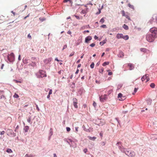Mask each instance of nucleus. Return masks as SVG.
Returning a JSON list of instances; mask_svg holds the SVG:
<instances>
[{"label": "nucleus", "mask_w": 157, "mask_h": 157, "mask_svg": "<svg viewBox=\"0 0 157 157\" xmlns=\"http://www.w3.org/2000/svg\"><path fill=\"white\" fill-rule=\"evenodd\" d=\"M37 77L39 78L46 77L47 75L45 71L43 70H40L37 73Z\"/></svg>", "instance_id": "obj_1"}, {"label": "nucleus", "mask_w": 157, "mask_h": 157, "mask_svg": "<svg viewBox=\"0 0 157 157\" xmlns=\"http://www.w3.org/2000/svg\"><path fill=\"white\" fill-rule=\"evenodd\" d=\"M151 35L155 37H157V28L153 27L151 28L150 30Z\"/></svg>", "instance_id": "obj_2"}, {"label": "nucleus", "mask_w": 157, "mask_h": 157, "mask_svg": "<svg viewBox=\"0 0 157 157\" xmlns=\"http://www.w3.org/2000/svg\"><path fill=\"white\" fill-rule=\"evenodd\" d=\"M146 40L149 42H152L155 39V37L151 35V34H147L146 36Z\"/></svg>", "instance_id": "obj_3"}, {"label": "nucleus", "mask_w": 157, "mask_h": 157, "mask_svg": "<svg viewBox=\"0 0 157 157\" xmlns=\"http://www.w3.org/2000/svg\"><path fill=\"white\" fill-rule=\"evenodd\" d=\"M107 96L106 94L102 95L99 97L100 100L101 102H104L107 99Z\"/></svg>", "instance_id": "obj_4"}, {"label": "nucleus", "mask_w": 157, "mask_h": 157, "mask_svg": "<svg viewBox=\"0 0 157 157\" xmlns=\"http://www.w3.org/2000/svg\"><path fill=\"white\" fill-rule=\"evenodd\" d=\"M149 75L146 74L143 76L141 78L142 81L143 82L146 80V82H147L149 81L150 78L148 77Z\"/></svg>", "instance_id": "obj_5"}, {"label": "nucleus", "mask_w": 157, "mask_h": 157, "mask_svg": "<svg viewBox=\"0 0 157 157\" xmlns=\"http://www.w3.org/2000/svg\"><path fill=\"white\" fill-rule=\"evenodd\" d=\"M73 105L75 108L77 109L78 108V106L77 105L78 100L77 99L74 98L73 99Z\"/></svg>", "instance_id": "obj_6"}, {"label": "nucleus", "mask_w": 157, "mask_h": 157, "mask_svg": "<svg viewBox=\"0 0 157 157\" xmlns=\"http://www.w3.org/2000/svg\"><path fill=\"white\" fill-rule=\"evenodd\" d=\"M118 98H119V100H120L123 101L126 98V97L125 96H123L121 93H120L118 94Z\"/></svg>", "instance_id": "obj_7"}, {"label": "nucleus", "mask_w": 157, "mask_h": 157, "mask_svg": "<svg viewBox=\"0 0 157 157\" xmlns=\"http://www.w3.org/2000/svg\"><path fill=\"white\" fill-rule=\"evenodd\" d=\"M15 56L13 53H11L10 55L8 56V58L9 60H12L14 59Z\"/></svg>", "instance_id": "obj_8"}, {"label": "nucleus", "mask_w": 157, "mask_h": 157, "mask_svg": "<svg viewBox=\"0 0 157 157\" xmlns=\"http://www.w3.org/2000/svg\"><path fill=\"white\" fill-rule=\"evenodd\" d=\"M52 60V58H49L45 59L44 61V63L46 64H48Z\"/></svg>", "instance_id": "obj_9"}, {"label": "nucleus", "mask_w": 157, "mask_h": 157, "mask_svg": "<svg viewBox=\"0 0 157 157\" xmlns=\"http://www.w3.org/2000/svg\"><path fill=\"white\" fill-rule=\"evenodd\" d=\"M128 66L129 67V69L131 70L133 69L134 67L133 64L131 63H128Z\"/></svg>", "instance_id": "obj_10"}, {"label": "nucleus", "mask_w": 157, "mask_h": 157, "mask_svg": "<svg viewBox=\"0 0 157 157\" xmlns=\"http://www.w3.org/2000/svg\"><path fill=\"white\" fill-rule=\"evenodd\" d=\"M135 155V153L133 151H130V154L128 155V156H131V157H134Z\"/></svg>", "instance_id": "obj_11"}, {"label": "nucleus", "mask_w": 157, "mask_h": 157, "mask_svg": "<svg viewBox=\"0 0 157 157\" xmlns=\"http://www.w3.org/2000/svg\"><path fill=\"white\" fill-rule=\"evenodd\" d=\"M92 39V37L90 36H89L85 38V42L87 43L89 41Z\"/></svg>", "instance_id": "obj_12"}, {"label": "nucleus", "mask_w": 157, "mask_h": 157, "mask_svg": "<svg viewBox=\"0 0 157 157\" xmlns=\"http://www.w3.org/2000/svg\"><path fill=\"white\" fill-rule=\"evenodd\" d=\"M35 1H36V0H31L30 1V3L33 4V6H37L39 4V3L37 4L35 3Z\"/></svg>", "instance_id": "obj_13"}, {"label": "nucleus", "mask_w": 157, "mask_h": 157, "mask_svg": "<svg viewBox=\"0 0 157 157\" xmlns=\"http://www.w3.org/2000/svg\"><path fill=\"white\" fill-rule=\"evenodd\" d=\"M123 35L122 34H118L116 36L117 39L122 38Z\"/></svg>", "instance_id": "obj_14"}, {"label": "nucleus", "mask_w": 157, "mask_h": 157, "mask_svg": "<svg viewBox=\"0 0 157 157\" xmlns=\"http://www.w3.org/2000/svg\"><path fill=\"white\" fill-rule=\"evenodd\" d=\"M122 38L125 40H128L129 38V37L128 35L123 36Z\"/></svg>", "instance_id": "obj_15"}, {"label": "nucleus", "mask_w": 157, "mask_h": 157, "mask_svg": "<svg viewBox=\"0 0 157 157\" xmlns=\"http://www.w3.org/2000/svg\"><path fill=\"white\" fill-rule=\"evenodd\" d=\"M140 50L141 51L144 52H146L147 51V50L145 48H141L140 49Z\"/></svg>", "instance_id": "obj_16"}, {"label": "nucleus", "mask_w": 157, "mask_h": 157, "mask_svg": "<svg viewBox=\"0 0 157 157\" xmlns=\"http://www.w3.org/2000/svg\"><path fill=\"white\" fill-rule=\"evenodd\" d=\"M29 127L28 126H25L24 128V130L25 132H27L28 131L29 129Z\"/></svg>", "instance_id": "obj_17"}, {"label": "nucleus", "mask_w": 157, "mask_h": 157, "mask_svg": "<svg viewBox=\"0 0 157 157\" xmlns=\"http://www.w3.org/2000/svg\"><path fill=\"white\" fill-rule=\"evenodd\" d=\"M123 27L125 30H128V26L125 24H124L123 25Z\"/></svg>", "instance_id": "obj_18"}, {"label": "nucleus", "mask_w": 157, "mask_h": 157, "mask_svg": "<svg viewBox=\"0 0 157 157\" xmlns=\"http://www.w3.org/2000/svg\"><path fill=\"white\" fill-rule=\"evenodd\" d=\"M128 6L134 10V7L133 5H131L130 3H129L128 5Z\"/></svg>", "instance_id": "obj_19"}, {"label": "nucleus", "mask_w": 157, "mask_h": 157, "mask_svg": "<svg viewBox=\"0 0 157 157\" xmlns=\"http://www.w3.org/2000/svg\"><path fill=\"white\" fill-rule=\"evenodd\" d=\"M150 86L151 88H153L155 87V85L154 83H152L150 84Z\"/></svg>", "instance_id": "obj_20"}, {"label": "nucleus", "mask_w": 157, "mask_h": 157, "mask_svg": "<svg viewBox=\"0 0 157 157\" xmlns=\"http://www.w3.org/2000/svg\"><path fill=\"white\" fill-rule=\"evenodd\" d=\"M130 151H130L129 150H127L125 151V153L126 155L128 156L129 154H130Z\"/></svg>", "instance_id": "obj_21"}, {"label": "nucleus", "mask_w": 157, "mask_h": 157, "mask_svg": "<svg viewBox=\"0 0 157 157\" xmlns=\"http://www.w3.org/2000/svg\"><path fill=\"white\" fill-rule=\"evenodd\" d=\"M109 64V62H105L102 64V66H105L106 65H108Z\"/></svg>", "instance_id": "obj_22"}, {"label": "nucleus", "mask_w": 157, "mask_h": 157, "mask_svg": "<svg viewBox=\"0 0 157 157\" xmlns=\"http://www.w3.org/2000/svg\"><path fill=\"white\" fill-rule=\"evenodd\" d=\"M6 151L8 153H11L12 152V150L10 149L9 148L7 149Z\"/></svg>", "instance_id": "obj_23"}, {"label": "nucleus", "mask_w": 157, "mask_h": 157, "mask_svg": "<svg viewBox=\"0 0 157 157\" xmlns=\"http://www.w3.org/2000/svg\"><path fill=\"white\" fill-rule=\"evenodd\" d=\"M103 71L104 68L103 67H102L99 70V71L100 73H103Z\"/></svg>", "instance_id": "obj_24"}, {"label": "nucleus", "mask_w": 157, "mask_h": 157, "mask_svg": "<svg viewBox=\"0 0 157 157\" xmlns=\"http://www.w3.org/2000/svg\"><path fill=\"white\" fill-rule=\"evenodd\" d=\"M105 21V20L104 18H102L100 21V22L101 24H103Z\"/></svg>", "instance_id": "obj_25"}, {"label": "nucleus", "mask_w": 157, "mask_h": 157, "mask_svg": "<svg viewBox=\"0 0 157 157\" xmlns=\"http://www.w3.org/2000/svg\"><path fill=\"white\" fill-rule=\"evenodd\" d=\"M13 97L14 98H19V95L17 94L16 93H15V94H14V95H13Z\"/></svg>", "instance_id": "obj_26"}, {"label": "nucleus", "mask_w": 157, "mask_h": 157, "mask_svg": "<svg viewBox=\"0 0 157 157\" xmlns=\"http://www.w3.org/2000/svg\"><path fill=\"white\" fill-rule=\"evenodd\" d=\"M121 13L122 14V16H125L126 14H125V12L124 10L121 11Z\"/></svg>", "instance_id": "obj_27"}, {"label": "nucleus", "mask_w": 157, "mask_h": 157, "mask_svg": "<svg viewBox=\"0 0 157 157\" xmlns=\"http://www.w3.org/2000/svg\"><path fill=\"white\" fill-rule=\"evenodd\" d=\"M138 89V88H134V92L132 93V94L134 95L135 94V93L137 91Z\"/></svg>", "instance_id": "obj_28"}, {"label": "nucleus", "mask_w": 157, "mask_h": 157, "mask_svg": "<svg viewBox=\"0 0 157 157\" xmlns=\"http://www.w3.org/2000/svg\"><path fill=\"white\" fill-rule=\"evenodd\" d=\"M94 63H92L90 65V67L91 68H93L94 67Z\"/></svg>", "instance_id": "obj_29"}, {"label": "nucleus", "mask_w": 157, "mask_h": 157, "mask_svg": "<svg viewBox=\"0 0 157 157\" xmlns=\"http://www.w3.org/2000/svg\"><path fill=\"white\" fill-rule=\"evenodd\" d=\"M100 144L101 146H104L105 144V142L103 141H102L101 142Z\"/></svg>", "instance_id": "obj_30"}, {"label": "nucleus", "mask_w": 157, "mask_h": 157, "mask_svg": "<svg viewBox=\"0 0 157 157\" xmlns=\"http://www.w3.org/2000/svg\"><path fill=\"white\" fill-rule=\"evenodd\" d=\"M68 1H69L70 3H72V2L71 0H63V2H67Z\"/></svg>", "instance_id": "obj_31"}, {"label": "nucleus", "mask_w": 157, "mask_h": 157, "mask_svg": "<svg viewBox=\"0 0 157 157\" xmlns=\"http://www.w3.org/2000/svg\"><path fill=\"white\" fill-rule=\"evenodd\" d=\"M127 19H128L129 20H130V17L128 15L126 14L125 16Z\"/></svg>", "instance_id": "obj_32"}, {"label": "nucleus", "mask_w": 157, "mask_h": 157, "mask_svg": "<svg viewBox=\"0 0 157 157\" xmlns=\"http://www.w3.org/2000/svg\"><path fill=\"white\" fill-rule=\"evenodd\" d=\"M66 130L67 132H69L71 130V128L69 127H67Z\"/></svg>", "instance_id": "obj_33"}, {"label": "nucleus", "mask_w": 157, "mask_h": 157, "mask_svg": "<svg viewBox=\"0 0 157 157\" xmlns=\"http://www.w3.org/2000/svg\"><path fill=\"white\" fill-rule=\"evenodd\" d=\"M101 27H102L103 28H106V26L105 25H103L101 26Z\"/></svg>", "instance_id": "obj_34"}, {"label": "nucleus", "mask_w": 157, "mask_h": 157, "mask_svg": "<svg viewBox=\"0 0 157 157\" xmlns=\"http://www.w3.org/2000/svg\"><path fill=\"white\" fill-rule=\"evenodd\" d=\"M74 54H75V52H71V54L69 55V56L70 57L72 56H73V55H74Z\"/></svg>", "instance_id": "obj_35"}, {"label": "nucleus", "mask_w": 157, "mask_h": 157, "mask_svg": "<svg viewBox=\"0 0 157 157\" xmlns=\"http://www.w3.org/2000/svg\"><path fill=\"white\" fill-rule=\"evenodd\" d=\"M81 13H82L85 14L86 13V12L85 10H82Z\"/></svg>", "instance_id": "obj_36"}, {"label": "nucleus", "mask_w": 157, "mask_h": 157, "mask_svg": "<svg viewBox=\"0 0 157 157\" xmlns=\"http://www.w3.org/2000/svg\"><path fill=\"white\" fill-rule=\"evenodd\" d=\"M105 43V42H100V44L101 45H103Z\"/></svg>", "instance_id": "obj_37"}, {"label": "nucleus", "mask_w": 157, "mask_h": 157, "mask_svg": "<svg viewBox=\"0 0 157 157\" xmlns=\"http://www.w3.org/2000/svg\"><path fill=\"white\" fill-rule=\"evenodd\" d=\"M31 121V118L30 117H29L28 119H27V121L29 122L30 123Z\"/></svg>", "instance_id": "obj_38"}, {"label": "nucleus", "mask_w": 157, "mask_h": 157, "mask_svg": "<svg viewBox=\"0 0 157 157\" xmlns=\"http://www.w3.org/2000/svg\"><path fill=\"white\" fill-rule=\"evenodd\" d=\"M52 93V89H51L49 90V92L48 93V94L49 95H51Z\"/></svg>", "instance_id": "obj_39"}, {"label": "nucleus", "mask_w": 157, "mask_h": 157, "mask_svg": "<svg viewBox=\"0 0 157 157\" xmlns=\"http://www.w3.org/2000/svg\"><path fill=\"white\" fill-rule=\"evenodd\" d=\"M5 133V132L4 131H2V132H0V134L1 135H3Z\"/></svg>", "instance_id": "obj_40"}, {"label": "nucleus", "mask_w": 157, "mask_h": 157, "mask_svg": "<svg viewBox=\"0 0 157 157\" xmlns=\"http://www.w3.org/2000/svg\"><path fill=\"white\" fill-rule=\"evenodd\" d=\"M75 17L78 19H80V18L79 16L75 15H74Z\"/></svg>", "instance_id": "obj_41"}, {"label": "nucleus", "mask_w": 157, "mask_h": 157, "mask_svg": "<svg viewBox=\"0 0 157 157\" xmlns=\"http://www.w3.org/2000/svg\"><path fill=\"white\" fill-rule=\"evenodd\" d=\"M90 46L91 47H94L95 46V44L94 43H92Z\"/></svg>", "instance_id": "obj_42"}, {"label": "nucleus", "mask_w": 157, "mask_h": 157, "mask_svg": "<svg viewBox=\"0 0 157 157\" xmlns=\"http://www.w3.org/2000/svg\"><path fill=\"white\" fill-rule=\"evenodd\" d=\"M28 37L30 39H32V37H31V36L30 35V34H29L28 35Z\"/></svg>", "instance_id": "obj_43"}, {"label": "nucleus", "mask_w": 157, "mask_h": 157, "mask_svg": "<svg viewBox=\"0 0 157 157\" xmlns=\"http://www.w3.org/2000/svg\"><path fill=\"white\" fill-rule=\"evenodd\" d=\"M87 151V149L86 148H85L83 150V151L85 153H86V152Z\"/></svg>", "instance_id": "obj_44"}, {"label": "nucleus", "mask_w": 157, "mask_h": 157, "mask_svg": "<svg viewBox=\"0 0 157 157\" xmlns=\"http://www.w3.org/2000/svg\"><path fill=\"white\" fill-rule=\"evenodd\" d=\"M93 105L94 107H95V106H96V103H95V102L94 101L93 103Z\"/></svg>", "instance_id": "obj_45"}, {"label": "nucleus", "mask_w": 157, "mask_h": 157, "mask_svg": "<svg viewBox=\"0 0 157 157\" xmlns=\"http://www.w3.org/2000/svg\"><path fill=\"white\" fill-rule=\"evenodd\" d=\"M29 15L30 14L29 13L27 16L24 17V19H25L27 17H28L29 16Z\"/></svg>", "instance_id": "obj_46"}, {"label": "nucleus", "mask_w": 157, "mask_h": 157, "mask_svg": "<svg viewBox=\"0 0 157 157\" xmlns=\"http://www.w3.org/2000/svg\"><path fill=\"white\" fill-rule=\"evenodd\" d=\"M67 47V45H65L63 46V50H64V49L66 48Z\"/></svg>", "instance_id": "obj_47"}, {"label": "nucleus", "mask_w": 157, "mask_h": 157, "mask_svg": "<svg viewBox=\"0 0 157 157\" xmlns=\"http://www.w3.org/2000/svg\"><path fill=\"white\" fill-rule=\"evenodd\" d=\"M67 33L68 34H70V35L71 34V32L70 30H69L67 32Z\"/></svg>", "instance_id": "obj_48"}, {"label": "nucleus", "mask_w": 157, "mask_h": 157, "mask_svg": "<svg viewBox=\"0 0 157 157\" xmlns=\"http://www.w3.org/2000/svg\"><path fill=\"white\" fill-rule=\"evenodd\" d=\"M36 109L38 110V111H39L40 109L38 105H36Z\"/></svg>", "instance_id": "obj_49"}, {"label": "nucleus", "mask_w": 157, "mask_h": 157, "mask_svg": "<svg viewBox=\"0 0 157 157\" xmlns=\"http://www.w3.org/2000/svg\"><path fill=\"white\" fill-rule=\"evenodd\" d=\"M113 73L112 72H108V75H111Z\"/></svg>", "instance_id": "obj_50"}, {"label": "nucleus", "mask_w": 157, "mask_h": 157, "mask_svg": "<svg viewBox=\"0 0 157 157\" xmlns=\"http://www.w3.org/2000/svg\"><path fill=\"white\" fill-rule=\"evenodd\" d=\"M79 71V70L78 69H77V70H76V72H75V74H78V72Z\"/></svg>", "instance_id": "obj_51"}, {"label": "nucleus", "mask_w": 157, "mask_h": 157, "mask_svg": "<svg viewBox=\"0 0 157 157\" xmlns=\"http://www.w3.org/2000/svg\"><path fill=\"white\" fill-rule=\"evenodd\" d=\"M98 38V37L97 36H94V38L95 40L97 39Z\"/></svg>", "instance_id": "obj_52"}, {"label": "nucleus", "mask_w": 157, "mask_h": 157, "mask_svg": "<svg viewBox=\"0 0 157 157\" xmlns=\"http://www.w3.org/2000/svg\"><path fill=\"white\" fill-rule=\"evenodd\" d=\"M33 157V155L32 154L29 155V156H28V157Z\"/></svg>", "instance_id": "obj_53"}, {"label": "nucleus", "mask_w": 157, "mask_h": 157, "mask_svg": "<svg viewBox=\"0 0 157 157\" xmlns=\"http://www.w3.org/2000/svg\"><path fill=\"white\" fill-rule=\"evenodd\" d=\"M100 136L102 137L103 136V133H102L101 132L100 133Z\"/></svg>", "instance_id": "obj_54"}, {"label": "nucleus", "mask_w": 157, "mask_h": 157, "mask_svg": "<svg viewBox=\"0 0 157 157\" xmlns=\"http://www.w3.org/2000/svg\"><path fill=\"white\" fill-rule=\"evenodd\" d=\"M50 95H49V94L47 95V98L48 99H50Z\"/></svg>", "instance_id": "obj_55"}, {"label": "nucleus", "mask_w": 157, "mask_h": 157, "mask_svg": "<svg viewBox=\"0 0 157 157\" xmlns=\"http://www.w3.org/2000/svg\"><path fill=\"white\" fill-rule=\"evenodd\" d=\"M112 92V90H110L108 91V92L109 94H110V93H111Z\"/></svg>", "instance_id": "obj_56"}, {"label": "nucleus", "mask_w": 157, "mask_h": 157, "mask_svg": "<svg viewBox=\"0 0 157 157\" xmlns=\"http://www.w3.org/2000/svg\"><path fill=\"white\" fill-rule=\"evenodd\" d=\"M20 57H21V56L20 55H19V57H18V59L19 60H21Z\"/></svg>", "instance_id": "obj_57"}, {"label": "nucleus", "mask_w": 157, "mask_h": 157, "mask_svg": "<svg viewBox=\"0 0 157 157\" xmlns=\"http://www.w3.org/2000/svg\"><path fill=\"white\" fill-rule=\"evenodd\" d=\"M75 131L77 132L78 131V127H76L75 128Z\"/></svg>", "instance_id": "obj_58"}, {"label": "nucleus", "mask_w": 157, "mask_h": 157, "mask_svg": "<svg viewBox=\"0 0 157 157\" xmlns=\"http://www.w3.org/2000/svg\"><path fill=\"white\" fill-rule=\"evenodd\" d=\"M81 66V64H79L78 65V67H80Z\"/></svg>", "instance_id": "obj_59"}, {"label": "nucleus", "mask_w": 157, "mask_h": 157, "mask_svg": "<svg viewBox=\"0 0 157 157\" xmlns=\"http://www.w3.org/2000/svg\"><path fill=\"white\" fill-rule=\"evenodd\" d=\"M155 21L157 23V17H156L155 18Z\"/></svg>", "instance_id": "obj_60"}, {"label": "nucleus", "mask_w": 157, "mask_h": 157, "mask_svg": "<svg viewBox=\"0 0 157 157\" xmlns=\"http://www.w3.org/2000/svg\"><path fill=\"white\" fill-rule=\"evenodd\" d=\"M11 13L13 14L14 16L15 15V13L13 11H12Z\"/></svg>", "instance_id": "obj_61"}, {"label": "nucleus", "mask_w": 157, "mask_h": 157, "mask_svg": "<svg viewBox=\"0 0 157 157\" xmlns=\"http://www.w3.org/2000/svg\"><path fill=\"white\" fill-rule=\"evenodd\" d=\"M55 60L57 61H59V60L57 58H56L55 59Z\"/></svg>", "instance_id": "obj_62"}, {"label": "nucleus", "mask_w": 157, "mask_h": 157, "mask_svg": "<svg viewBox=\"0 0 157 157\" xmlns=\"http://www.w3.org/2000/svg\"><path fill=\"white\" fill-rule=\"evenodd\" d=\"M105 53L104 52H103L102 54V55H101V56L102 57H103L105 55Z\"/></svg>", "instance_id": "obj_63"}, {"label": "nucleus", "mask_w": 157, "mask_h": 157, "mask_svg": "<svg viewBox=\"0 0 157 157\" xmlns=\"http://www.w3.org/2000/svg\"><path fill=\"white\" fill-rule=\"evenodd\" d=\"M53 155L54 157H57V156L56 154H54Z\"/></svg>", "instance_id": "obj_64"}]
</instances>
